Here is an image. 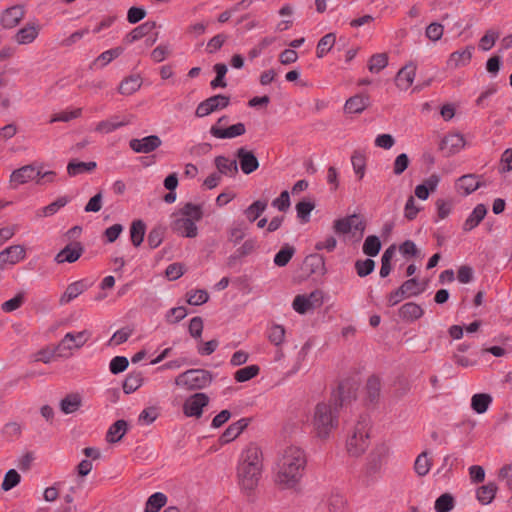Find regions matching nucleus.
Returning <instances> with one entry per match:
<instances>
[{"label": "nucleus", "instance_id": "nucleus-1", "mask_svg": "<svg viewBox=\"0 0 512 512\" xmlns=\"http://www.w3.org/2000/svg\"><path fill=\"white\" fill-rule=\"evenodd\" d=\"M264 469V457L256 442L245 444L237 458L236 483L241 493L250 496L257 490Z\"/></svg>", "mask_w": 512, "mask_h": 512}, {"label": "nucleus", "instance_id": "nucleus-2", "mask_svg": "<svg viewBox=\"0 0 512 512\" xmlns=\"http://www.w3.org/2000/svg\"><path fill=\"white\" fill-rule=\"evenodd\" d=\"M306 454L297 446L285 448L279 455L275 467V482L285 490H297L305 475Z\"/></svg>", "mask_w": 512, "mask_h": 512}, {"label": "nucleus", "instance_id": "nucleus-3", "mask_svg": "<svg viewBox=\"0 0 512 512\" xmlns=\"http://www.w3.org/2000/svg\"><path fill=\"white\" fill-rule=\"evenodd\" d=\"M315 436L320 440H328L339 425L338 407L331 401L316 404L310 419Z\"/></svg>", "mask_w": 512, "mask_h": 512}, {"label": "nucleus", "instance_id": "nucleus-4", "mask_svg": "<svg viewBox=\"0 0 512 512\" xmlns=\"http://www.w3.org/2000/svg\"><path fill=\"white\" fill-rule=\"evenodd\" d=\"M202 216L200 205L188 203L175 215L172 227L182 237L195 238L198 235L196 223L202 219Z\"/></svg>", "mask_w": 512, "mask_h": 512}, {"label": "nucleus", "instance_id": "nucleus-5", "mask_svg": "<svg viewBox=\"0 0 512 512\" xmlns=\"http://www.w3.org/2000/svg\"><path fill=\"white\" fill-rule=\"evenodd\" d=\"M370 423L366 419L357 421L347 433L345 449L350 457L362 456L369 447Z\"/></svg>", "mask_w": 512, "mask_h": 512}, {"label": "nucleus", "instance_id": "nucleus-6", "mask_svg": "<svg viewBox=\"0 0 512 512\" xmlns=\"http://www.w3.org/2000/svg\"><path fill=\"white\" fill-rule=\"evenodd\" d=\"M333 230L345 239L357 243L364 235L365 222L359 215L352 214L336 219L333 222Z\"/></svg>", "mask_w": 512, "mask_h": 512}, {"label": "nucleus", "instance_id": "nucleus-7", "mask_svg": "<svg viewBox=\"0 0 512 512\" xmlns=\"http://www.w3.org/2000/svg\"><path fill=\"white\" fill-rule=\"evenodd\" d=\"M212 382L210 372L202 369H191L178 375L175 384L179 387L194 390L207 387Z\"/></svg>", "mask_w": 512, "mask_h": 512}, {"label": "nucleus", "instance_id": "nucleus-8", "mask_svg": "<svg viewBox=\"0 0 512 512\" xmlns=\"http://www.w3.org/2000/svg\"><path fill=\"white\" fill-rule=\"evenodd\" d=\"M324 303V294L320 290L298 294L294 297L291 307L299 315L312 313Z\"/></svg>", "mask_w": 512, "mask_h": 512}, {"label": "nucleus", "instance_id": "nucleus-9", "mask_svg": "<svg viewBox=\"0 0 512 512\" xmlns=\"http://www.w3.org/2000/svg\"><path fill=\"white\" fill-rule=\"evenodd\" d=\"M91 332L83 330L79 332H68L56 346L59 357H67L74 349H80L90 339Z\"/></svg>", "mask_w": 512, "mask_h": 512}, {"label": "nucleus", "instance_id": "nucleus-10", "mask_svg": "<svg viewBox=\"0 0 512 512\" xmlns=\"http://www.w3.org/2000/svg\"><path fill=\"white\" fill-rule=\"evenodd\" d=\"M155 23L147 21L130 30V42L141 41V48L151 47L157 40L154 33Z\"/></svg>", "mask_w": 512, "mask_h": 512}, {"label": "nucleus", "instance_id": "nucleus-11", "mask_svg": "<svg viewBox=\"0 0 512 512\" xmlns=\"http://www.w3.org/2000/svg\"><path fill=\"white\" fill-rule=\"evenodd\" d=\"M227 121V117L223 116L218 119L216 124L211 126L210 134L216 139H232L243 135L246 132V127L243 123H236L229 127H224L222 123Z\"/></svg>", "mask_w": 512, "mask_h": 512}, {"label": "nucleus", "instance_id": "nucleus-12", "mask_svg": "<svg viewBox=\"0 0 512 512\" xmlns=\"http://www.w3.org/2000/svg\"><path fill=\"white\" fill-rule=\"evenodd\" d=\"M229 104V98L224 95L212 96L203 102H201L196 108V116L199 118L206 117L211 113L227 107Z\"/></svg>", "mask_w": 512, "mask_h": 512}, {"label": "nucleus", "instance_id": "nucleus-13", "mask_svg": "<svg viewBox=\"0 0 512 512\" xmlns=\"http://www.w3.org/2000/svg\"><path fill=\"white\" fill-rule=\"evenodd\" d=\"M209 403V397L204 393H195L188 397L183 405L184 414L188 417H200L203 408Z\"/></svg>", "mask_w": 512, "mask_h": 512}, {"label": "nucleus", "instance_id": "nucleus-14", "mask_svg": "<svg viewBox=\"0 0 512 512\" xmlns=\"http://www.w3.org/2000/svg\"><path fill=\"white\" fill-rule=\"evenodd\" d=\"M37 174V166L25 165L19 169L14 170L9 179V184L12 189H16L18 186L28 183L29 181H35Z\"/></svg>", "mask_w": 512, "mask_h": 512}, {"label": "nucleus", "instance_id": "nucleus-15", "mask_svg": "<svg viewBox=\"0 0 512 512\" xmlns=\"http://www.w3.org/2000/svg\"><path fill=\"white\" fill-rule=\"evenodd\" d=\"M465 145L466 141L464 136L461 133L453 132L443 137L440 143V149L444 154L450 156L459 153L464 149Z\"/></svg>", "mask_w": 512, "mask_h": 512}, {"label": "nucleus", "instance_id": "nucleus-16", "mask_svg": "<svg viewBox=\"0 0 512 512\" xmlns=\"http://www.w3.org/2000/svg\"><path fill=\"white\" fill-rule=\"evenodd\" d=\"M25 17V8L23 5H14L5 9L0 16V25L4 29L16 27Z\"/></svg>", "mask_w": 512, "mask_h": 512}, {"label": "nucleus", "instance_id": "nucleus-17", "mask_svg": "<svg viewBox=\"0 0 512 512\" xmlns=\"http://www.w3.org/2000/svg\"><path fill=\"white\" fill-rule=\"evenodd\" d=\"M40 30L41 26L38 22H28L16 32L13 39L18 45L31 44L37 39Z\"/></svg>", "mask_w": 512, "mask_h": 512}, {"label": "nucleus", "instance_id": "nucleus-18", "mask_svg": "<svg viewBox=\"0 0 512 512\" xmlns=\"http://www.w3.org/2000/svg\"><path fill=\"white\" fill-rule=\"evenodd\" d=\"M162 145V140L157 135H149L130 140V149L136 153H151Z\"/></svg>", "mask_w": 512, "mask_h": 512}, {"label": "nucleus", "instance_id": "nucleus-19", "mask_svg": "<svg viewBox=\"0 0 512 512\" xmlns=\"http://www.w3.org/2000/svg\"><path fill=\"white\" fill-rule=\"evenodd\" d=\"M481 187L479 176L465 174L455 181V191L461 196H468Z\"/></svg>", "mask_w": 512, "mask_h": 512}, {"label": "nucleus", "instance_id": "nucleus-20", "mask_svg": "<svg viewBox=\"0 0 512 512\" xmlns=\"http://www.w3.org/2000/svg\"><path fill=\"white\" fill-rule=\"evenodd\" d=\"M473 51L474 47L470 45L452 52L446 62L447 68L457 69L467 66L472 59Z\"/></svg>", "mask_w": 512, "mask_h": 512}, {"label": "nucleus", "instance_id": "nucleus-21", "mask_svg": "<svg viewBox=\"0 0 512 512\" xmlns=\"http://www.w3.org/2000/svg\"><path fill=\"white\" fill-rule=\"evenodd\" d=\"M417 67L413 63H408L402 67L396 77L395 84L401 91L408 90L414 83L416 77Z\"/></svg>", "mask_w": 512, "mask_h": 512}, {"label": "nucleus", "instance_id": "nucleus-22", "mask_svg": "<svg viewBox=\"0 0 512 512\" xmlns=\"http://www.w3.org/2000/svg\"><path fill=\"white\" fill-rule=\"evenodd\" d=\"M83 253V247L79 242H72L66 245L54 258L58 264L74 263Z\"/></svg>", "mask_w": 512, "mask_h": 512}, {"label": "nucleus", "instance_id": "nucleus-23", "mask_svg": "<svg viewBox=\"0 0 512 512\" xmlns=\"http://www.w3.org/2000/svg\"><path fill=\"white\" fill-rule=\"evenodd\" d=\"M26 256V252L21 245H12L0 252V268L5 265H15L22 261Z\"/></svg>", "mask_w": 512, "mask_h": 512}, {"label": "nucleus", "instance_id": "nucleus-24", "mask_svg": "<svg viewBox=\"0 0 512 512\" xmlns=\"http://www.w3.org/2000/svg\"><path fill=\"white\" fill-rule=\"evenodd\" d=\"M487 214V208L484 204H477L463 223L462 229L465 232L476 228Z\"/></svg>", "mask_w": 512, "mask_h": 512}, {"label": "nucleus", "instance_id": "nucleus-25", "mask_svg": "<svg viewBox=\"0 0 512 512\" xmlns=\"http://www.w3.org/2000/svg\"><path fill=\"white\" fill-rule=\"evenodd\" d=\"M237 156L243 173L250 174L259 167V162L251 151L240 148L237 152Z\"/></svg>", "mask_w": 512, "mask_h": 512}, {"label": "nucleus", "instance_id": "nucleus-26", "mask_svg": "<svg viewBox=\"0 0 512 512\" xmlns=\"http://www.w3.org/2000/svg\"><path fill=\"white\" fill-rule=\"evenodd\" d=\"M493 402V397L489 393H475L470 400L471 409L477 414H484L488 411Z\"/></svg>", "mask_w": 512, "mask_h": 512}, {"label": "nucleus", "instance_id": "nucleus-27", "mask_svg": "<svg viewBox=\"0 0 512 512\" xmlns=\"http://www.w3.org/2000/svg\"><path fill=\"white\" fill-rule=\"evenodd\" d=\"M214 165L217 169V173L221 176L233 177L238 171L236 160L229 159L225 156L215 157Z\"/></svg>", "mask_w": 512, "mask_h": 512}, {"label": "nucleus", "instance_id": "nucleus-28", "mask_svg": "<svg viewBox=\"0 0 512 512\" xmlns=\"http://www.w3.org/2000/svg\"><path fill=\"white\" fill-rule=\"evenodd\" d=\"M88 285L84 280L75 281L69 284L65 290V292L61 295L59 302L61 305L68 304L75 298H77L80 294H82L85 290H87Z\"/></svg>", "mask_w": 512, "mask_h": 512}, {"label": "nucleus", "instance_id": "nucleus-29", "mask_svg": "<svg viewBox=\"0 0 512 512\" xmlns=\"http://www.w3.org/2000/svg\"><path fill=\"white\" fill-rule=\"evenodd\" d=\"M249 420L247 418H241L238 421L230 424L221 436L223 443H229L235 440L248 426Z\"/></svg>", "mask_w": 512, "mask_h": 512}, {"label": "nucleus", "instance_id": "nucleus-30", "mask_svg": "<svg viewBox=\"0 0 512 512\" xmlns=\"http://www.w3.org/2000/svg\"><path fill=\"white\" fill-rule=\"evenodd\" d=\"M423 314V308L414 302L405 303L399 308V316L405 321H416L421 318Z\"/></svg>", "mask_w": 512, "mask_h": 512}, {"label": "nucleus", "instance_id": "nucleus-31", "mask_svg": "<svg viewBox=\"0 0 512 512\" xmlns=\"http://www.w3.org/2000/svg\"><path fill=\"white\" fill-rule=\"evenodd\" d=\"M124 51V48L117 47L109 49L101 53L91 64L90 69H101L108 65L111 61L119 57Z\"/></svg>", "mask_w": 512, "mask_h": 512}, {"label": "nucleus", "instance_id": "nucleus-32", "mask_svg": "<svg viewBox=\"0 0 512 512\" xmlns=\"http://www.w3.org/2000/svg\"><path fill=\"white\" fill-rule=\"evenodd\" d=\"M369 105V98L364 95H355L346 100L344 110L348 114H359Z\"/></svg>", "mask_w": 512, "mask_h": 512}, {"label": "nucleus", "instance_id": "nucleus-33", "mask_svg": "<svg viewBox=\"0 0 512 512\" xmlns=\"http://www.w3.org/2000/svg\"><path fill=\"white\" fill-rule=\"evenodd\" d=\"M267 338L274 346H282L286 341V329L283 325L273 323L268 327Z\"/></svg>", "mask_w": 512, "mask_h": 512}, {"label": "nucleus", "instance_id": "nucleus-34", "mask_svg": "<svg viewBox=\"0 0 512 512\" xmlns=\"http://www.w3.org/2000/svg\"><path fill=\"white\" fill-rule=\"evenodd\" d=\"M82 405V398L78 393H71L60 402V409L64 414L76 412Z\"/></svg>", "mask_w": 512, "mask_h": 512}, {"label": "nucleus", "instance_id": "nucleus-35", "mask_svg": "<svg viewBox=\"0 0 512 512\" xmlns=\"http://www.w3.org/2000/svg\"><path fill=\"white\" fill-rule=\"evenodd\" d=\"M497 490V485L493 482H489L476 490V498L481 504L488 505L495 498Z\"/></svg>", "mask_w": 512, "mask_h": 512}, {"label": "nucleus", "instance_id": "nucleus-36", "mask_svg": "<svg viewBox=\"0 0 512 512\" xmlns=\"http://www.w3.org/2000/svg\"><path fill=\"white\" fill-rule=\"evenodd\" d=\"M351 164L356 177L362 180L366 173V154L360 150L354 151L351 156Z\"/></svg>", "mask_w": 512, "mask_h": 512}, {"label": "nucleus", "instance_id": "nucleus-37", "mask_svg": "<svg viewBox=\"0 0 512 512\" xmlns=\"http://www.w3.org/2000/svg\"><path fill=\"white\" fill-rule=\"evenodd\" d=\"M293 7L289 4L284 5L278 11L279 16L282 18L275 27L276 31L282 32L288 30L293 24Z\"/></svg>", "mask_w": 512, "mask_h": 512}, {"label": "nucleus", "instance_id": "nucleus-38", "mask_svg": "<svg viewBox=\"0 0 512 512\" xmlns=\"http://www.w3.org/2000/svg\"><path fill=\"white\" fill-rule=\"evenodd\" d=\"M69 202V198L66 196L59 197L49 205L42 207L36 211L38 218L49 217L56 214L62 207Z\"/></svg>", "mask_w": 512, "mask_h": 512}, {"label": "nucleus", "instance_id": "nucleus-39", "mask_svg": "<svg viewBox=\"0 0 512 512\" xmlns=\"http://www.w3.org/2000/svg\"><path fill=\"white\" fill-rule=\"evenodd\" d=\"M127 431L125 420H118L110 426L106 434V440L109 443H116L122 439Z\"/></svg>", "mask_w": 512, "mask_h": 512}, {"label": "nucleus", "instance_id": "nucleus-40", "mask_svg": "<svg viewBox=\"0 0 512 512\" xmlns=\"http://www.w3.org/2000/svg\"><path fill=\"white\" fill-rule=\"evenodd\" d=\"M167 503V496L162 492H155L146 501L144 512H159Z\"/></svg>", "mask_w": 512, "mask_h": 512}, {"label": "nucleus", "instance_id": "nucleus-41", "mask_svg": "<svg viewBox=\"0 0 512 512\" xmlns=\"http://www.w3.org/2000/svg\"><path fill=\"white\" fill-rule=\"evenodd\" d=\"M432 468V460L426 451L419 454L414 462V471L419 477L426 476Z\"/></svg>", "mask_w": 512, "mask_h": 512}, {"label": "nucleus", "instance_id": "nucleus-42", "mask_svg": "<svg viewBox=\"0 0 512 512\" xmlns=\"http://www.w3.org/2000/svg\"><path fill=\"white\" fill-rule=\"evenodd\" d=\"M336 43V34L328 33L324 35L317 43L316 56L323 58L328 52L332 50Z\"/></svg>", "mask_w": 512, "mask_h": 512}, {"label": "nucleus", "instance_id": "nucleus-43", "mask_svg": "<svg viewBox=\"0 0 512 512\" xmlns=\"http://www.w3.org/2000/svg\"><path fill=\"white\" fill-rule=\"evenodd\" d=\"M96 168V163L71 161L67 165V173L69 176H77L82 173L91 172Z\"/></svg>", "mask_w": 512, "mask_h": 512}, {"label": "nucleus", "instance_id": "nucleus-44", "mask_svg": "<svg viewBox=\"0 0 512 512\" xmlns=\"http://www.w3.org/2000/svg\"><path fill=\"white\" fill-rule=\"evenodd\" d=\"M327 512H347V500L340 494H332L326 500Z\"/></svg>", "mask_w": 512, "mask_h": 512}, {"label": "nucleus", "instance_id": "nucleus-45", "mask_svg": "<svg viewBox=\"0 0 512 512\" xmlns=\"http://www.w3.org/2000/svg\"><path fill=\"white\" fill-rule=\"evenodd\" d=\"M266 208V201L256 200L244 210V215L249 222H254L260 217V215L266 210Z\"/></svg>", "mask_w": 512, "mask_h": 512}, {"label": "nucleus", "instance_id": "nucleus-46", "mask_svg": "<svg viewBox=\"0 0 512 512\" xmlns=\"http://www.w3.org/2000/svg\"><path fill=\"white\" fill-rule=\"evenodd\" d=\"M125 124H126L125 119L118 120L117 117H114V118L97 123V125L95 127V131H97L99 133L107 134V133L113 132L114 130L118 129L121 126H124Z\"/></svg>", "mask_w": 512, "mask_h": 512}, {"label": "nucleus", "instance_id": "nucleus-47", "mask_svg": "<svg viewBox=\"0 0 512 512\" xmlns=\"http://www.w3.org/2000/svg\"><path fill=\"white\" fill-rule=\"evenodd\" d=\"M82 114L81 108L67 109L54 113L51 116L50 123L54 122H69L73 119L79 118Z\"/></svg>", "mask_w": 512, "mask_h": 512}, {"label": "nucleus", "instance_id": "nucleus-48", "mask_svg": "<svg viewBox=\"0 0 512 512\" xmlns=\"http://www.w3.org/2000/svg\"><path fill=\"white\" fill-rule=\"evenodd\" d=\"M444 25L439 22H431L426 28H425V37L433 42L436 43L440 41L444 35Z\"/></svg>", "mask_w": 512, "mask_h": 512}, {"label": "nucleus", "instance_id": "nucleus-49", "mask_svg": "<svg viewBox=\"0 0 512 512\" xmlns=\"http://www.w3.org/2000/svg\"><path fill=\"white\" fill-rule=\"evenodd\" d=\"M499 38V32L494 29H489L480 38L478 47L481 51L487 52L493 48L497 39Z\"/></svg>", "mask_w": 512, "mask_h": 512}, {"label": "nucleus", "instance_id": "nucleus-50", "mask_svg": "<svg viewBox=\"0 0 512 512\" xmlns=\"http://www.w3.org/2000/svg\"><path fill=\"white\" fill-rule=\"evenodd\" d=\"M315 205L312 201L310 200H303V201H300L299 203L296 204V213H297V217L298 219L302 222V223H307L310 221V215H311V212L313 211Z\"/></svg>", "mask_w": 512, "mask_h": 512}, {"label": "nucleus", "instance_id": "nucleus-51", "mask_svg": "<svg viewBox=\"0 0 512 512\" xmlns=\"http://www.w3.org/2000/svg\"><path fill=\"white\" fill-rule=\"evenodd\" d=\"M260 371L259 366L249 365L235 372L234 378L237 382H246L256 377Z\"/></svg>", "mask_w": 512, "mask_h": 512}, {"label": "nucleus", "instance_id": "nucleus-52", "mask_svg": "<svg viewBox=\"0 0 512 512\" xmlns=\"http://www.w3.org/2000/svg\"><path fill=\"white\" fill-rule=\"evenodd\" d=\"M381 249V242L377 236H368L363 244V252L367 256L374 257L376 256Z\"/></svg>", "mask_w": 512, "mask_h": 512}, {"label": "nucleus", "instance_id": "nucleus-53", "mask_svg": "<svg viewBox=\"0 0 512 512\" xmlns=\"http://www.w3.org/2000/svg\"><path fill=\"white\" fill-rule=\"evenodd\" d=\"M246 235V227L241 222L234 223L228 230V239L234 244H238Z\"/></svg>", "mask_w": 512, "mask_h": 512}, {"label": "nucleus", "instance_id": "nucleus-54", "mask_svg": "<svg viewBox=\"0 0 512 512\" xmlns=\"http://www.w3.org/2000/svg\"><path fill=\"white\" fill-rule=\"evenodd\" d=\"M214 71L216 72V77L211 81L212 88H225L227 83L225 81V75L228 71V68L225 64L217 63L214 65Z\"/></svg>", "mask_w": 512, "mask_h": 512}, {"label": "nucleus", "instance_id": "nucleus-55", "mask_svg": "<svg viewBox=\"0 0 512 512\" xmlns=\"http://www.w3.org/2000/svg\"><path fill=\"white\" fill-rule=\"evenodd\" d=\"M295 250L291 246H285L274 256V264L279 267L286 266L293 257Z\"/></svg>", "mask_w": 512, "mask_h": 512}, {"label": "nucleus", "instance_id": "nucleus-56", "mask_svg": "<svg viewBox=\"0 0 512 512\" xmlns=\"http://www.w3.org/2000/svg\"><path fill=\"white\" fill-rule=\"evenodd\" d=\"M454 507V498L450 494H442L434 504L436 512H450Z\"/></svg>", "mask_w": 512, "mask_h": 512}, {"label": "nucleus", "instance_id": "nucleus-57", "mask_svg": "<svg viewBox=\"0 0 512 512\" xmlns=\"http://www.w3.org/2000/svg\"><path fill=\"white\" fill-rule=\"evenodd\" d=\"M209 300V294L204 289L192 290L187 294V302L193 306H200Z\"/></svg>", "mask_w": 512, "mask_h": 512}, {"label": "nucleus", "instance_id": "nucleus-58", "mask_svg": "<svg viewBox=\"0 0 512 512\" xmlns=\"http://www.w3.org/2000/svg\"><path fill=\"white\" fill-rule=\"evenodd\" d=\"M145 235V225L141 221L133 222L130 227V240L135 246H139Z\"/></svg>", "mask_w": 512, "mask_h": 512}, {"label": "nucleus", "instance_id": "nucleus-59", "mask_svg": "<svg viewBox=\"0 0 512 512\" xmlns=\"http://www.w3.org/2000/svg\"><path fill=\"white\" fill-rule=\"evenodd\" d=\"M21 476L15 469L6 472L1 484L4 491H9L20 483Z\"/></svg>", "mask_w": 512, "mask_h": 512}, {"label": "nucleus", "instance_id": "nucleus-60", "mask_svg": "<svg viewBox=\"0 0 512 512\" xmlns=\"http://www.w3.org/2000/svg\"><path fill=\"white\" fill-rule=\"evenodd\" d=\"M387 64L388 58L385 54H375L370 58L368 68L371 73H379Z\"/></svg>", "mask_w": 512, "mask_h": 512}, {"label": "nucleus", "instance_id": "nucleus-61", "mask_svg": "<svg viewBox=\"0 0 512 512\" xmlns=\"http://www.w3.org/2000/svg\"><path fill=\"white\" fill-rule=\"evenodd\" d=\"M400 287L406 297L417 296L424 290L415 278L405 281Z\"/></svg>", "mask_w": 512, "mask_h": 512}, {"label": "nucleus", "instance_id": "nucleus-62", "mask_svg": "<svg viewBox=\"0 0 512 512\" xmlns=\"http://www.w3.org/2000/svg\"><path fill=\"white\" fill-rule=\"evenodd\" d=\"M437 218L435 222L446 219L453 210V204L450 201L444 199H438L436 201Z\"/></svg>", "mask_w": 512, "mask_h": 512}, {"label": "nucleus", "instance_id": "nucleus-63", "mask_svg": "<svg viewBox=\"0 0 512 512\" xmlns=\"http://www.w3.org/2000/svg\"><path fill=\"white\" fill-rule=\"evenodd\" d=\"M500 174H506L512 171V148L503 151L499 161Z\"/></svg>", "mask_w": 512, "mask_h": 512}, {"label": "nucleus", "instance_id": "nucleus-64", "mask_svg": "<svg viewBox=\"0 0 512 512\" xmlns=\"http://www.w3.org/2000/svg\"><path fill=\"white\" fill-rule=\"evenodd\" d=\"M420 211L421 207L416 204L415 198L409 196L404 206V217L410 221L414 220Z\"/></svg>", "mask_w": 512, "mask_h": 512}]
</instances>
